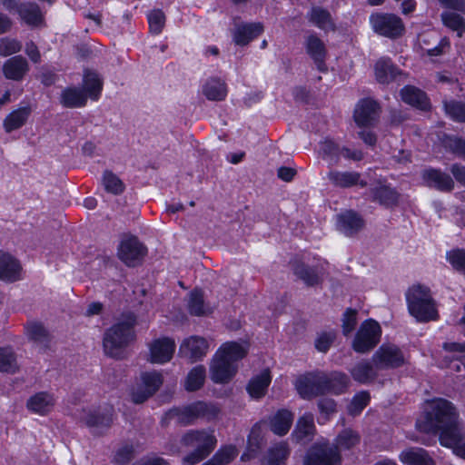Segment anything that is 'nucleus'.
<instances>
[{
  "label": "nucleus",
  "mask_w": 465,
  "mask_h": 465,
  "mask_svg": "<svg viewBox=\"0 0 465 465\" xmlns=\"http://www.w3.org/2000/svg\"><path fill=\"white\" fill-rule=\"evenodd\" d=\"M416 427L422 432H440V438L451 434L460 427L459 412L454 404L446 399L427 401L422 415L416 421Z\"/></svg>",
  "instance_id": "nucleus-1"
},
{
  "label": "nucleus",
  "mask_w": 465,
  "mask_h": 465,
  "mask_svg": "<svg viewBox=\"0 0 465 465\" xmlns=\"http://www.w3.org/2000/svg\"><path fill=\"white\" fill-rule=\"evenodd\" d=\"M247 353V346L235 341L223 343L215 352L211 366V379L215 383L228 382L237 371V361Z\"/></svg>",
  "instance_id": "nucleus-2"
},
{
  "label": "nucleus",
  "mask_w": 465,
  "mask_h": 465,
  "mask_svg": "<svg viewBox=\"0 0 465 465\" xmlns=\"http://www.w3.org/2000/svg\"><path fill=\"white\" fill-rule=\"evenodd\" d=\"M135 323L134 314L127 313L107 330L104 337V349L107 355L114 358L122 357L123 349L135 337L134 331Z\"/></svg>",
  "instance_id": "nucleus-3"
},
{
  "label": "nucleus",
  "mask_w": 465,
  "mask_h": 465,
  "mask_svg": "<svg viewBox=\"0 0 465 465\" xmlns=\"http://www.w3.org/2000/svg\"><path fill=\"white\" fill-rule=\"evenodd\" d=\"M181 443L194 450L183 458L185 465H194L204 460L215 448L217 440L213 430H190L186 431Z\"/></svg>",
  "instance_id": "nucleus-4"
},
{
  "label": "nucleus",
  "mask_w": 465,
  "mask_h": 465,
  "mask_svg": "<svg viewBox=\"0 0 465 465\" xmlns=\"http://www.w3.org/2000/svg\"><path fill=\"white\" fill-rule=\"evenodd\" d=\"M408 310L419 322H429L437 318L436 304L428 287L413 285L406 292Z\"/></svg>",
  "instance_id": "nucleus-5"
},
{
  "label": "nucleus",
  "mask_w": 465,
  "mask_h": 465,
  "mask_svg": "<svg viewBox=\"0 0 465 465\" xmlns=\"http://www.w3.org/2000/svg\"><path fill=\"white\" fill-rule=\"evenodd\" d=\"M219 413L220 408L215 403L199 401L186 406L173 408L167 412V416L180 424L189 425L198 419L208 421L215 420Z\"/></svg>",
  "instance_id": "nucleus-6"
},
{
  "label": "nucleus",
  "mask_w": 465,
  "mask_h": 465,
  "mask_svg": "<svg viewBox=\"0 0 465 465\" xmlns=\"http://www.w3.org/2000/svg\"><path fill=\"white\" fill-rule=\"evenodd\" d=\"M163 378L156 371L142 372L139 380L132 387L131 400L134 403H143L152 397L162 386Z\"/></svg>",
  "instance_id": "nucleus-7"
},
{
  "label": "nucleus",
  "mask_w": 465,
  "mask_h": 465,
  "mask_svg": "<svg viewBox=\"0 0 465 465\" xmlns=\"http://www.w3.org/2000/svg\"><path fill=\"white\" fill-rule=\"evenodd\" d=\"M372 361L379 369H395L407 364L409 357L396 344L383 343L373 354Z\"/></svg>",
  "instance_id": "nucleus-8"
},
{
  "label": "nucleus",
  "mask_w": 465,
  "mask_h": 465,
  "mask_svg": "<svg viewBox=\"0 0 465 465\" xmlns=\"http://www.w3.org/2000/svg\"><path fill=\"white\" fill-rule=\"evenodd\" d=\"M381 329L380 324L374 320H366L363 322L352 341V348L355 351L364 353L374 348L380 341Z\"/></svg>",
  "instance_id": "nucleus-9"
},
{
  "label": "nucleus",
  "mask_w": 465,
  "mask_h": 465,
  "mask_svg": "<svg viewBox=\"0 0 465 465\" xmlns=\"http://www.w3.org/2000/svg\"><path fill=\"white\" fill-rule=\"evenodd\" d=\"M370 23L374 32L389 38L400 37L405 31L402 20L393 14H373Z\"/></svg>",
  "instance_id": "nucleus-10"
},
{
  "label": "nucleus",
  "mask_w": 465,
  "mask_h": 465,
  "mask_svg": "<svg viewBox=\"0 0 465 465\" xmlns=\"http://www.w3.org/2000/svg\"><path fill=\"white\" fill-rule=\"evenodd\" d=\"M327 375L321 372L307 373L297 379L295 388L302 399H312L327 393L329 389Z\"/></svg>",
  "instance_id": "nucleus-11"
},
{
  "label": "nucleus",
  "mask_w": 465,
  "mask_h": 465,
  "mask_svg": "<svg viewBox=\"0 0 465 465\" xmlns=\"http://www.w3.org/2000/svg\"><path fill=\"white\" fill-rule=\"evenodd\" d=\"M340 452L327 442L315 443L308 451L303 465H341Z\"/></svg>",
  "instance_id": "nucleus-12"
},
{
  "label": "nucleus",
  "mask_w": 465,
  "mask_h": 465,
  "mask_svg": "<svg viewBox=\"0 0 465 465\" xmlns=\"http://www.w3.org/2000/svg\"><path fill=\"white\" fill-rule=\"evenodd\" d=\"M146 254V248L136 237L124 238L118 248V257L128 266H135Z\"/></svg>",
  "instance_id": "nucleus-13"
},
{
  "label": "nucleus",
  "mask_w": 465,
  "mask_h": 465,
  "mask_svg": "<svg viewBox=\"0 0 465 465\" xmlns=\"http://www.w3.org/2000/svg\"><path fill=\"white\" fill-rule=\"evenodd\" d=\"M175 348V342L171 338L155 339L149 344V361L155 364H164L171 361Z\"/></svg>",
  "instance_id": "nucleus-14"
},
{
  "label": "nucleus",
  "mask_w": 465,
  "mask_h": 465,
  "mask_svg": "<svg viewBox=\"0 0 465 465\" xmlns=\"http://www.w3.org/2000/svg\"><path fill=\"white\" fill-rule=\"evenodd\" d=\"M83 421L94 433L101 434L104 430L108 429L113 421V414L111 410L101 413L99 410L89 409L83 410L79 416Z\"/></svg>",
  "instance_id": "nucleus-15"
},
{
  "label": "nucleus",
  "mask_w": 465,
  "mask_h": 465,
  "mask_svg": "<svg viewBox=\"0 0 465 465\" xmlns=\"http://www.w3.org/2000/svg\"><path fill=\"white\" fill-rule=\"evenodd\" d=\"M209 350L208 341L200 336H191L184 339L180 345L179 354L190 361L202 360Z\"/></svg>",
  "instance_id": "nucleus-16"
},
{
  "label": "nucleus",
  "mask_w": 465,
  "mask_h": 465,
  "mask_svg": "<svg viewBox=\"0 0 465 465\" xmlns=\"http://www.w3.org/2000/svg\"><path fill=\"white\" fill-rule=\"evenodd\" d=\"M379 117V105L371 99L361 100L354 110V120L360 126L373 124Z\"/></svg>",
  "instance_id": "nucleus-17"
},
{
  "label": "nucleus",
  "mask_w": 465,
  "mask_h": 465,
  "mask_svg": "<svg viewBox=\"0 0 465 465\" xmlns=\"http://www.w3.org/2000/svg\"><path fill=\"white\" fill-rule=\"evenodd\" d=\"M361 216L353 211H345L336 216V226L339 232L346 236L353 235L363 227Z\"/></svg>",
  "instance_id": "nucleus-18"
},
{
  "label": "nucleus",
  "mask_w": 465,
  "mask_h": 465,
  "mask_svg": "<svg viewBox=\"0 0 465 465\" xmlns=\"http://www.w3.org/2000/svg\"><path fill=\"white\" fill-rule=\"evenodd\" d=\"M2 70L6 79L21 81L29 71V64L24 56L15 55L4 63Z\"/></svg>",
  "instance_id": "nucleus-19"
},
{
  "label": "nucleus",
  "mask_w": 465,
  "mask_h": 465,
  "mask_svg": "<svg viewBox=\"0 0 465 465\" xmlns=\"http://www.w3.org/2000/svg\"><path fill=\"white\" fill-rule=\"evenodd\" d=\"M22 267L12 255L0 251V280L15 282L21 279Z\"/></svg>",
  "instance_id": "nucleus-20"
},
{
  "label": "nucleus",
  "mask_w": 465,
  "mask_h": 465,
  "mask_svg": "<svg viewBox=\"0 0 465 465\" xmlns=\"http://www.w3.org/2000/svg\"><path fill=\"white\" fill-rule=\"evenodd\" d=\"M201 91L209 101H223L228 94L226 83L219 77L207 78L202 84Z\"/></svg>",
  "instance_id": "nucleus-21"
},
{
  "label": "nucleus",
  "mask_w": 465,
  "mask_h": 465,
  "mask_svg": "<svg viewBox=\"0 0 465 465\" xmlns=\"http://www.w3.org/2000/svg\"><path fill=\"white\" fill-rule=\"evenodd\" d=\"M424 183L430 187H434L440 191H451L454 187L452 178L439 170L430 169L422 173Z\"/></svg>",
  "instance_id": "nucleus-22"
},
{
  "label": "nucleus",
  "mask_w": 465,
  "mask_h": 465,
  "mask_svg": "<svg viewBox=\"0 0 465 465\" xmlns=\"http://www.w3.org/2000/svg\"><path fill=\"white\" fill-rule=\"evenodd\" d=\"M55 404L54 397L48 392H38L27 401L26 406L29 411L38 415L49 413Z\"/></svg>",
  "instance_id": "nucleus-23"
},
{
  "label": "nucleus",
  "mask_w": 465,
  "mask_h": 465,
  "mask_svg": "<svg viewBox=\"0 0 465 465\" xmlns=\"http://www.w3.org/2000/svg\"><path fill=\"white\" fill-rule=\"evenodd\" d=\"M327 176L329 181L338 187L346 188L360 185L363 188L368 184L367 182L361 180V174L357 172L331 171Z\"/></svg>",
  "instance_id": "nucleus-24"
},
{
  "label": "nucleus",
  "mask_w": 465,
  "mask_h": 465,
  "mask_svg": "<svg viewBox=\"0 0 465 465\" xmlns=\"http://www.w3.org/2000/svg\"><path fill=\"white\" fill-rule=\"evenodd\" d=\"M371 194L374 201L385 206H392L398 202L397 192L381 179L377 180L372 185Z\"/></svg>",
  "instance_id": "nucleus-25"
},
{
  "label": "nucleus",
  "mask_w": 465,
  "mask_h": 465,
  "mask_svg": "<svg viewBox=\"0 0 465 465\" xmlns=\"http://www.w3.org/2000/svg\"><path fill=\"white\" fill-rule=\"evenodd\" d=\"M263 32L261 23L238 25L233 32V41L238 45H246Z\"/></svg>",
  "instance_id": "nucleus-26"
},
{
  "label": "nucleus",
  "mask_w": 465,
  "mask_h": 465,
  "mask_svg": "<svg viewBox=\"0 0 465 465\" xmlns=\"http://www.w3.org/2000/svg\"><path fill=\"white\" fill-rule=\"evenodd\" d=\"M400 460L406 465H435L429 453L421 448H410L399 455Z\"/></svg>",
  "instance_id": "nucleus-27"
},
{
  "label": "nucleus",
  "mask_w": 465,
  "mask_h": 465,
  "mask_svg": "<svg viewBox=\"0 0 465 465\" xmlns=\"http://www.w3.org/2000/svg\"><path fill=\"white\" fill-rule=\"evenodd\" d=\"M83 88L87 98L97 101L103 90V80L96 72L85 70L83 78Z\"/></svg>",
  "instance_id": "nucleus-28"
},
{
  "label": "nucleus",
  "mask_w": 465,
  "mask_h": 465,
  "mask_svg": "<svg viewBox=\"0 0 465 465\" xmlns=\"http://www.w3.org/2000/svg\"><path fill=\"white\" fill-rule=\"evenodd\" d=\"M401 99L406 103L420 110H427L430 107L429 99L421 90L407 85L401 91Z\"/></svg>",
  "instance_id": "nucleus-29"
},
{
  "label": "nucleus",
  "mask_w": 465,
  "mask_h": 465,
  "mask_svg": "<svg viewBox=\"0 0 465 465\" xmlns=\"http://www.w3.org/2000/svg\"><path fill=\"white\" fill-rule=\"evenodd\" d=\"M18 15L24 22L32 26H39L44 23L43 12L35 3H21Z\"/></svg>",
  "instance_id": "nucleus-30"
},
{
  "label": "nucleus",
  "mask_w": 465,
  "mask_h": 465,
  "mask_svg": "<svg viewBox=\"0 0 465 465\" xmlns=\"http://www.w3.org/2000/svg\"><path fill=\"white\" fill-rule=\"evenodd\" d=\"M271 381L272 377L269 370H263L249 381L247 391L252 398L260 399L265 395Z\"/></svg>",
  "instance_id": "nucleus-31"
},
{
  "label": "nucleus",
  "mask_w": 465,
  "mask_h": 465,
  "mask_svg": "<svg viewBox=\"0 0 465 465\" xmlns=\"http://www.w3.org/2000/svg\"><path fill=\"white\" fill-rule=\"evenodd\" d=\"M292 421V413L287 410H281L271 418L270 427L273 433L282 436L289 431Z\"/></svg>",
  "instance_id": "nucleus-32"
},
{
  "label": "nucleus",
  "mask_w": 465,
  "mask_h": 465,
  "mask_svg": "<svg viewBox=\"0 0 465 465\" xmlns=\"http://www.w3.org/2000/svg\"><path fill=\"white\" fill-rule=\"evenodd\" d=\"M307 52L310 56L314 60L318 69L320 71L325 70L324 59H325V46L321 39L315 35L308 37L306 42Z\"/></svg>",
  "instance_id": "nucleus-33"
},
{
  "label": "nucleus",
  "mask_w": 465,
  "mask_h": 465,
  "mask_svg": "<svg viewBox=\"0 0 465 465\" xmlns=\"http://www.w3.org/2000/svg\"><path fill=\"white\" fill-rule=\"evenodd\" d=\"M31 114L29 106L18 108L10 113L4 121V127L7 133L21 128Z\"/></svg>",
  "instance_id": "nucleus-34"
},
{
  "label": "nucleus",
  "mask_w": 465,
  "mask_h": 465,
  "mask_svg": "<svg viewBox=\"0 0 465 465\" xmlns=\"http://www.w3.org/2000/svg\"><path fill=\"white\" fill-rule=\"evenodd\" d=\"M87 95L83 90L76 87H70L63 91L61 104L64 107L76 108L86 104Z\"/></svg>",
  "instance_id": "nucleus-35"
},
{
  "label": "nucleus",
  "mask_w": 465,
  "mask_h": 465,
  "mask_svg": "<svg viewBox=\"0 0 465 465\" xmlns=\"http://www.w3.org/2000/svg\"><path fill=\"white\" fill-rule=\"evenodd\" d=\"M309 21L318 28L329 31L334 29V22L329 11L322 7H312L308 14Z\"/></svg>",
  "instance_id": "nucleus-36"
},
{
  "label": "nucleus",
  "mask_w": 465,
  "mask_h": 465,
  "mask_svg": "<svg viewBox=\"0 0 465 465\" xmlns=\"http://www.w3.org/2000/svg\"><path fill=\"white\" fill-rule=\"evenodd\" d=\"M440 440L442 446L452 449L457 456L465 459V440H462V430L460 427L451 434L440 437Z\"/></svg>",
  "instance_id": "nucleus-37"
},
{
  "label": "nucleus",
  "mask_w": 465,
  "mask_h": 465,
  "mask_svg": "<svg viewBox=\"0 0 465 465\" xmlns=\"http://www.w3.org/2000/svg\"><path fill=\"white\" fill-rule=\"evenodd\" d=\"M398 73V69L389 58H381L375 64V75L381 84L389 83L391 80L395 79Z\"/></svg>",
  "instance_id": "nucleus-38"
},
{
  "label": "nucleus",
  "mask_w": 465,
  "mask_h": 465,
  "mask_svg": "<svg viewBox=\"0 0 465 465\" xmlns=\"http://www.w3.org/2000/svg\"><path fill=\"white\" fill-rule=\"evenodd\" d=\"M290 454L287 443L281 442L272 447L264 457L263 465H285Z\"/></svg>",
  "instance_id": "nucleus-39"
},
{
  "label": "nucleus",
  "mask_w": 465,
  "mask_h": 465,
  "mask_svg": "<svg viewBox=\"0 0 465 465\" xmlns=\"http://www.w3.org/2000/svg\"><path fill=\"white\" fill-rule=\"evenodd\" d=\"M341 149V147L333 141L326 139L321 142L318 152L320 156L330 165H334L340 161Z\"/></svg>",
  "instance_id": "nucleus-40"
},
{
  "label": "nucleus",
  "mask_w": 465,
  "mask_h": 465,
  "mask_svg": "<svg viewBox=\"0 0 465 465\" xmlns=\"http://www.w3.org/2000/svg\"><path fill=\"white\" fill-rule=\"evenodd\" d=\"M206 371L203 365L193 367L187 374L184 381V389L187 391L200 390L205 381Z\"/></svg>",
  "instance_id": "nucleus-41"
},
{
  "label": "nucleus",
  "mask_w": 465,
  "mask_h": 465,
  "mask_svg": "<svg viewBox=\"0 0 465 465\" xmlns=\"http://www.w3.org/2000/svg\"><path fill=\"white\" fill-rule=\"evenodd\" d=\"M315 430L314 419L312 413H304L297 421L293 434L299 440L310 438Z\"/></svg>",
  "instance_id": "nucleus-42"
},
{
  "label": "nucleus",
  "mask_w": 465,
  "mask_h": 465,
  "mask_svg": "<svg viewBox=\"0 0 465 465\" xmlns=\"http://www.w3.org/2000/svg\"><path fill=\"white\" fill-rule=\"evenodd\" d=\"M187 307L190 313L196 316L205 315L210 312L209 307L204 303L203 292L198 290H193L190 292Z\"/></svg>",
  "instance_id": "nucleus-43"
},
{
  "label": "nucleus",
  "mask_w": 465,
  "mask_h": 465,
  "mask_svg": "<svg viewBox=\"0 0 465 465\" xmlns=\"http://www.w3.org/2000/svg\"><path fill=\"white\" fill-rule=\"evenodd\" d=\"M361 437L358 432L351 429H344L336 437L334 447L338 451L339 450H350L360 443Z\"/></svg>",
  "instance_id": "nucleus-44"
},
{
  "label": "nucleus",
  "mask_w": 465,
  "mask_h": 465,
  "mask_svg": "<svg viewBox=\"0 0 465 465\" xmlns=\"http://www.w3.org/2000/svg\"><path fill=\"white\" fill-rule=\"evenodd\" d=\"M18 370L16 355L11 347H0V371L15 373Z\"/></svg>",
  "instance_id": "nucleus-45"
},
{
  "label": "nucleus",
  "mask_w": 465,
  "mask_h": 465,
  "mask_svg": "<svg viewBox=\"0 0 465 465\" xmlns=\"http://www.w3.org/2000/svg\"><path fill=\"white\" fill-rule=\"evenodd\" d=\"M351 374L352 378L361 383H366L376 376V372L372 364L368 361H361L357 363L351 370Z\"/></svg>",
  "instance_id": "nucleus-46"
},
{
  "label": "nucleus",
  "mask_w": 465,
  "mask_h": 465,
  "mask_svg": "<svg viewBox=\"0 0 465 465\" xmlns=\"http://www.w3.org/2000/svg\"><path fill=\"white\" fill-rule=\"evenodd\" d=\"M25 334L31 341L41 346L46 347L48 341V332L41 323H28L25 327Z\"/></svg>",
  "instance_id": "nucleus-47"
},
{
  "label": "nucleus",
  "mask_w": 465,
  "mask_h": 465,
  "mask_svg": "<svg viewBox=\"0 0 465 465\" xmlns=\"http://www.w3.org/2000/svg\"><path fill=\"white\" fill-rule=\"evenodd\" d=\"M328 378V392L339 394L344 391V390L349 385V378L341 372H332L330 375H327Z\"/></svg>",
  "instance_id": "nucleus-48"
},
{
  "label": "nucleus",
  "mask_w": 465,
  "mask_h": 465,
  "mask_svg": "<svg viewBox=\"0 0 465 465\" xmlns=\"http://www.w3.org/2000/svg\"><path fill=\"white\" fill-rule=\"evenodd\" d=\"M103 185L106 192L113 194H120L124 190V184L122 180L111 171L104 173Z\"/></svg>",
  "instance_id": "nucleus-49"
},
{
  "label": "nucleus",
  "mask_w": 465,
  "mask_h": 465,
  "mask_svg": "<svg viewBox=\"0 0 465 465\" xmlns=\"http://www.w3.org/2000/svg\"><path fill=\"white\" fill-rule=\"evenodd\" d=\"M441 18L447 27L456 31L459 37L462 36L465 29V21L460 15L447 11L441 15Z\"/></svg>",
  "instance_id": "nucleus-50"
},
{
  "label": "nucleus",
  "mask_w": 465,
  "mask_h": 465,
  "mask_svg": "<svg viewBox=\"0 0 465 465\" xmlns=\"http://www.w3.org/2000/svg\"><path fill=\"white\" fill-rule=\"evenodd\" d=\"M293 272L294 274L302 280L307 285H314L319 282L318 272L314 269L309 268L304 264H297L293 268Z\"/></svg>",
  "instance_id": "nucleus-51"
},
{
  "label": "nucleus",
  "mask_w": 465,
  "mask_h": 465,
  "mask_svg": "<svg viewBox=\"0 0 465 465\" xmlns=\"http://www.w3.org/2000/svg\"><path fill=\"white\" fill-rule=\"evenodd\" d=\"M446 114L454 121L465 122V104L450 101L444 104Z\"/></svg>",
  "instance_id": "nucleus-52"
},
{
  "label": "nucleus",
  "mask_w": 465,
  "mask_h": 465,
  "mask_svg": "<svg viewBox=\"0 0 465 465\" xmlns=\"http://www.w3.org/2000/svg\"><path fill=\"white\" fill-rule=\"evenodd\" d=\"M238 455L237 449L232 445H228L221 448L213 456V459L217 465L229 464Z\"/></svg>",
  "instance_id": "nucleus-53"
},
{
  "label": "nucleus",
  "mask_w": 465,
  "mask_h": 465,
  "mask_svg": "<svg viewBox=\"0 0 465 465\" xmlns=\"http://www.w3.org/2000/svg\"><path fill=\"white\" fill-rule=\"evenodd\" d=\"M446 259L457 271L465 273V250L453 249L446 253Z\"/></svg>",
  "instance_id": "nucleus-54"
},
{
  "label": "nucleus",
  "mask_w": 465,
  "mask_h": 465,
  "mask_svg": "<svg viewBox=\"0 0 465 465\" xmlns=\"http://www.w3.org/2000/svg\"><path fill=\"white\" fill-rule=\"evenodd\" d=\"M370 401V395L366 391L357 393L351 400L349 405V412L351 415H357L368 405Z\"/></svg>",
  "instance_id": "nucleus-55"
},
{
  "label": "nucleus",
  "mask_w": 465,
  "mask_h": 465,
  "mask_svg": "<svg viewBox=\"0 0 465 465\" xmlns=\"http://www.w3.org/2000/svg\"><path fill=\"white\" fill-rule=\"evenodd\" d=\"M150 31L155 35L162 32L165 23L164 14L161 10H153L147 15Z\"/></svg>",
  "instance_id": "nucleus-56"
},
{
  "label": "nucleus",
  "mask_w": 465,
  "mask_h": 465,
  "mask_svg": "<svg viewBox=\"0 0 465 465\" xmlns=\"http://www.w3.org/2000/svg\"><path fill=\"white\" fill-rule=\"evenodd\" d=\"M22 49V44L14 38H0V55L9 56L18 53Z\"/></svg>",
  "instance_id": "nucleus-57"
},
{
  "label": "nucleus",
  "mask_w": 465,
  "mask_h": 465,
  "mask_svg": "<svg viewBox=\"0 0 465 465\" xmlns=\"http://www.w3.org/2000/svg\"><path fill=\"white\" fill-rule=\"evenodd\" d=\"M445 148L465 159V140L455 136H447L443 140Z\"/></svg>",
  "instance_id": "nucleus-58"
},
{
  "label": "nucleus",
  "mask_w": 465,
  "mask_h": 465,
  "mask_svg": "<svg viewBox=\"0 0 465 465\" xmlns=\"http://www.w3.org/2000/svg\"><path fill=\"white\" fill-rule=\"evenodd\" d=\"M318 407L321 412L320 417L318 418L319 423H325L329 419V416L335 412L336 404L331 399H322L318 403Z\"/></svg>",
  "instance_id": "nucleus-59"
},
{
  "label": "nucleus",
  "mask_w": 465,
  "mask_h": 465,
  "mask_svg": "<svg viewBox=\"0 0 465 465\" xmlns=\"http://www.w3.org/2000/svg\"><path fill=\"white\" fill-rule=\"evenodd\" d=\"M336 334L333 331H324L319 334L315 341L316 349L325 352L335 340Z\"/></svg>",
  "instance_id": "nucleus-60"
},
{
  "label": "nucleus",
  "mask_w": 465,
  "mask_h": 465,
  "mask_svg": "<svg viewBox=\"0 0 465 465\" xmlns=\"http://www.w3.org/2000/svg\"><path fill=\"white\" fill-rule=\"evenodd\" d=\"M357 323V312L347 309L342 319V331L344 335H349L355 328Z\"/></svg>",
  "instance_id": "nucleus-61"
},
{
  "label": "nucleus",
  "mask_w": 465,
  "mask_h": 465,
  "mask_svg": "<svg viewBox=\"0 0 465 465\" xmlns=\"http://www.w3.org/2000/svg\"><path fill=\"white\" fill-rule=\"evenodd\" d=\"M443 349L446 351L457 353L456 359L461 361L465 369V359L463 360L461 354L465 353V342H445Z\"/></svg>",
  "instance_id": "nucleus-62"
},
{
  "label": "nucleus",
  "mask_w": 465,
  "mask_h": 465,
  "mask_svg": "<svg viewBox=\"0 0 465 465\" xmlns=\"http://www.w3.org/2000/svg\"><path fill=\"white\" fill-rule=\"evenodd\" d=\"M261 430L260 425L255 424L248 437V449L250 451H256L260 448Z\"/></svg>",
  "instance_id": "nucleus-63"
},
{
  "label": "nucleus",
  "mask_w": 465,
  "mask_h": 465,
  "mask_svg": "<svg viewBox=\"0 0 465 465\" xmlns=\"http://www.w3.org/2000/svg\"><path fill=\"white\" fill-rule=\"evenodd\" d=\"M341 157L358 162L363 159V153L361 150L355 148L342 146L341 149Z\"/></svg>",
  "instance_id": "nucleus-64"
}]
</instances>
